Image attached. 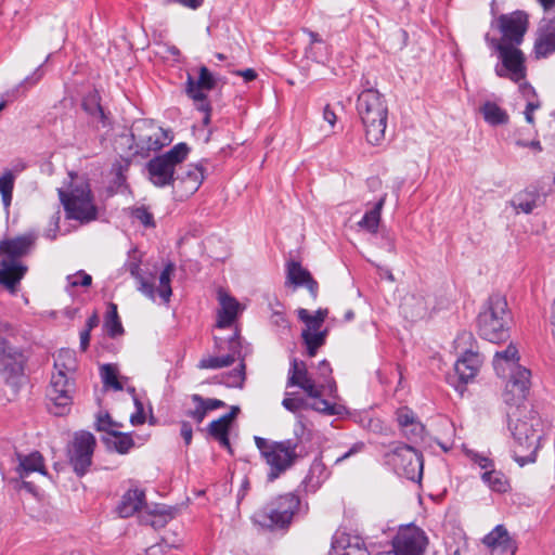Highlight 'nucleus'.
Listing matches in <instances>:
<instances>
[{
	"label": "nucleus",
	"instance_id": "obj_24",
	"mask_svg": "<svg viewBox=\"0 0 555 555\" xmlns=\"http://www.w3.org/2000/svg\"><path fill=\"white\" fill-rule=\"evenodd\" d=\"M519 352L515 344L511 343L505 350L498 351L493 358V366L499 376L507 377L518 369H525L519 364Z\"/></svg>",
	"mask_w": 555,
	"mask_h": 555
},
{
	"label": "nucleus",
	"instance_id": "obj_39",
	"mask_svg": "<svg viewBox=\"0 0 555 555\" xmlns=\"http://www.w3.org/2000/svg\"><path fill=\"white\" fill-rule=\"evenodd\" d=\"M481 479L492 491L499 493H505L511 488L507 477L502 472L494 469V467L483 472Z\"/></svg>",
	"mask_w": 555,
	"mask_h": 555
},
{
	"label": "nucleus",
	"instance_id": "obj_57",
	"mask_svg": "<svg viewBox=\"0 0 555 555\" xmlns=\"http://www.w3.org/2000/svg\"><path fill=\"white\" fill-rule=\"evenodd\" d=\"M470 459L475 464H477L485 472L494 467L493 462L490 459H488L487 456H483L479 453L472 452Z\"/></svg>",
	"mask_w": 555,
	"mask_h": 555
},
{
	"label": "nucleus",
	"instance_id": "obj_56",
	"mask_svg": "<svg viewBox=\"0 0 555 555\" xmlns=\"http://www.w3.org/2000/svg\"><path fill=\"white\" fill-rule=\"evenodd\" d=\"M134 404H135L137 411H135V413H133L130 416V423L133 426L142 425L145 422L143 405L138 398H134Z\"/></svg>",
	"mask_w": 555,
	"mask_h": 555
},
{
	"label": "nucleus",
	"instance_id": "obj_37",
	"mask_svg": "<svg viewBox=\"0 0 555 555\" xmlns=\"http://www.w3.org/2000/svg\"><path fill=\"white\" fill-rule=\"evenodd\" d=\"M310 39V46L307 49V54L309 57L319 63H324L328 60L330 48L323 41V39L314 31L305 29L304 30Z\"/></svg>",
	"mask_w": 555,
	"mask_h": 555
},
{
	"label": "nucleus",
	"instance_id": "obj_40",
	"mask_svg": "<svg viewBox=\"0 0 555 555\" xmlns=\"http://www.w3.org/2000/svg\"><path fill=\"white\" fill-rule=\"evenodd\" d=\"M76 369L75 352L70 349H61L54 359V372L63 373L66 377H72Z\"/></svg>",
	"mask_w": 555,
	"mask_h": 555
},
{
	"label": "nucleus",
	"instance_id": "obj_54",
	"mask_svg": "<svg viewBox=\"0 0 555 555\" xmlns=\"http://www.w3.org/2000/svg\"><path fill=\"white\" fill-rule=\"evenodd\" d=\"M297 314L299 320L306 324V328L304 331L321 332L320 328L322 323L313 318L307 309H298Z\"/></svg>",
	"mask_w": 555,
	"mask_h": 555
},
{
	"label": "nucleus",
	"instance_id": "obj_41",
	"mask_svg": "<svg viewBox=\"0 0 555 555\" xmlns=\"http://www.w3.org/2000/svg\"><path fill=\"white\" fill-rule=\"evenodd\" d=\"M173 271L175 264L172 262H169L165 266L159 275V285L157 287V294L165 304L169 302L170 297L172 295L170 282Z\"/></svg>",
	"mask_w": 555,
	"mask_h": 555
},
{
	"label": "nucleus",
	"instance_id": "obj_52",
	"mask_svg": "<svg viewBox=\"0 0 555 555\" xmlns=\"http://www.w3.org/2000/svg\"><path fill=\"white\" fill-rule=\"evenodd\" d=\"M191 399L194 402L195 408L193 410H188L185 415L194 420L197 424H201L207 414L203 402V397L195 393L192 395Z\"/></svg>",
	"mask_w": 555,
	"mask_h": 555
},
{
	"label": "nucleus",
	"instance_id": "obj_22",
	"mask_svg": "<svg viewBox=\"0 0 555 555\" xmlns=\"http://www.w3.org/2000/svg\"><path fill=\"white\" fill-rule=\"evenodd\" d=\"M533 53L538 60L555 53V18L543 22L538 28Z\"/></svg>",
	"mask_w": 555,
	"mask_h": 555
},
{
	"label": "nucleus",
	"instance_id": "obj_45",
	"mask_svg": "<svg viewBox=\"0 0 555 555\" xmlns=\"http://www.w3.org/2000/svg\"><path fill=\"white\" fill-rule=\"evenodd\" d=\"M15 182L11 173H1L0 176V195L1 202L5 210H9L13 201V191Z\"/></svg>",
	"mask_w": 555,
	"mask_h": 555
},
{
	"label": "nucleus",
	"instance_id": "obj_12",
	"mask_svg": "<svg viewBox=\"0 0 555 555\" xmlns=\"http://www.w3.org/2000/svg\"><path fill=\"white\" fill-rule=\"evenodd\" d=\"M131 138L140 154L159 151L173 140L170 130L164 129L151 119L134 121L131 127Z\"/></svg>",
	"mask_w": 555,
	"mask_h": 555
},
{
	"label": "nucleus",
	"instance_id": "obj_3",
	"mask_svg": "<svg viewBox=\"0 0 555 555\" xmlns=\"http://www.w3.org/2000/svg\"><path fill=\"white\" fill-rule=\"evenodd\" d=\"M511 322L506 298L501 294H492L479 311L478 333L482 338L499 344L508 338Z\"/></svg>",
	"mask_w": 555,
	"mask_h": 555
},
{
	"label": "nucleus",
	"instance_id": "obj_6",
	"mask_svg": "<svg viewBox=\"0 0 555 555\" xmlns=\"http://www.w3.org/2000/svg\"><path fill=\"white\" fill-rule=\"evenodd\" d=\"M301 509L298 495L288 492L271 499L253 515L255 524L267 529H283L289 526L293 518Z\"/></svg>",
	"mask_w": 555,
	"mask_h": 555
},
{
	"label": "nucleus",
	"instance_id": "obj_61",
	"mask_svg": "<svg viewBox=\"0 0 555 555\" xmlns=\"http://www.w3.org/2000/svg\"><path fill=\"white\" fill-rule=\"evenodd\" d=\"M133 216L137 220H139L143 225L150 227L153 225V215L147 211L145 208H138L133 212Z\"/></svg>",
	"mask_w": 555,
	"mask_h": 555
},
{
	"label": "nucleus",
	"instance_id": "obj_36",
	"mask_svg": "<svg viewBox=\"0 0 555 555\" xmlns=\"http://www.w3.org/2000/svg\"><path fill=\"white\" fill-rule=\"evenodd\" d=\"M386 195L382 196L374 205V207L366 211L362 219L358 222V227L375 234L378 231L380 222L382 210L385 205Z\"/></svg>",
	"mask_w": 555,
	"mask_h": 555
},
{
	"label": "nucleus",
	"instance_id": "obj_50",
	"mask_svg": "<svg viewBox=\"0 0 555 555\" xmlns=\"http://www.w3.org/2000/svg\"><path fill=\"white\" fill-rule=\"evenodd\" d=\"M319 373L322 380L317 382V384H324L325 391L332 393L336 389V385L334 379L332 378V367L326 360H323L319 363Z\"/></svg>",
	"mask_w": 555,
	"mask_h": 555
},
{
	"label": "nucleus",
	"instance_id": "obj_1",
	"mask_svg": "<svg viewBox=\"0 0 555 555\" xmlns=\"http://www.w3.org/2000/svg\"><path fill=\"white\" fill-rule=\"evenodd\" d=\"M357 113L367 143L380 145L386 137L388 105L385 96L369 81L358 95Z\"/></svg>",
	"mask_w": 555,
	"mask_h": 555
},
{
	"label": "nucleus",
	"instance_id": "obj_59",
	"mask_svg": "<svg viewBox=\"0 0 555 555\" xmlns=\"http://www.w3.org/2000/svg\"><path fill=\"white\" fill-rule=\"evenodd\" d=\"M541 106V103L539 100H531V102H528L526 104V108L524 111V115H525V118H526V121L530 125H533L534 124V117H533V113L539 109Z\"/></svg>",
	"mask_w": 555,
	"mask_h": 555
},
{
	"label": "nucleus",
	"instance_id": "obj_48",
	"mask_svg": "<svg viewBox=\"0 0 555 555\" xmlns=\"http://www.w3.org/2000/svg\"><path fill=\"white\" fill-rule=\"evenodd\" d=\"M111 436L113 437L112 443L114 449L120 454L128 453L134 446V441L130 434L116 430Z\"/></svg>",
	"mask_w": 555,
	"mask_h": 555
},
{
	"label": "nucleus",
	"instance_id": "obj_29",
	"mask_svg": "<svg viewBox=\"0 0 555 555\" xmlns=\"http://www.w3.org/2000/svg\"><path fill=\"white\" fill-rule=\"evenodd\" d=\"M145 505V492L139 488H130L121 496L117 506L120 517L127 518L134 515Z\"/></svg>",
	"mask_w": 555,
	"mask_h": 555
},
{
	"label": "nucleus",
	"instance_id": "obj_19",
	"mask_svg": "<svg viewBox=\"0 0 555 555\" xmlns=\"http://www.w3.org/2000/svg\"><path fill=\"white\" fill-rule=\"evenodd\" d=\"M507 376L503 400L509 406L519 408L529 393L531 372L528 369H518Z\"/></svg>",
	"mask_w": 555,
	"mask_h": 555
},
{
	"label": "nucleus",
	"instance_id": "obj_53",
	"mask_svg": "<svg viewBox=\"0 0 555 555\" xmlns=\"http://www.w3.org/2000/svg\"><path fill=\"white\" fill-rule=\"evenodd\" d=\"M66 280L68 287H89L92 284V276L83 270H79L74 274L67 275Z\"/></svg>",
	"mask_w": 555,
	"mask_h": 555
},
{
	"label": "nucleus",
	"instance_id": "obj_10",
	"mask_svg": "<svg viewBox=\"0 0 555 555\" xmlns=\"http://www.w3.org/2000/svg\"><path fill=\"white\" fill-rule=\"evenodd\" d=\"M189 153V145L181 142L166 153L152 158L146 164L151 182L158 188L173 186L176 167L186 159Z\"/></svg>",
	"mask_w": 555,
	"mask_h": 555
},
{
	"label": "nucleus",
	"instance_id": "obj_14",
	"mask_svg": "<svg viewBox=\"0 0 555 555\" xmlns=\"http://www.w3.org/2000/svg\"><path fill=\"white\" fill-rule=\"evenodd\" d=\"M96 439L87 430L76 431L67 447L69 464L78 476H83L92 464Z\"/></svg>",
	"mask_w": 555,
	"mask_h": 555
},
{
	"label": "nucleus",
	"instance_id": "obj_33",
	"mask_svg": "<svg viewBox=\"0 0 555 555\" xmlns=\"http://www.w3.org/2000/svg\"><path fill=\"white\" fill-rule=\"evenodd\" d=\"M240 345L238 340L236 339V334L230 339V348L232 350V353L221 356V357H207L203 358L199 363V369H222L232 365L235 362L236 359V347Z\"/></svg>",
	"mask_w": 555,
	"mask_h": 555
},
{
	"label": "nucleus",
	"instance_id": "obj_17",
	"mask_svg": "<svg viewBox=\"0 0 555 555\" xmlns=\"http://www.w3.org/2000/svg\"><path fill=\"white\" fill-rule=\"evenodd\" d=\"M216 85V77L206 66L198 68L197 79L190 74L186 78V94L194 101L196 108L205 114L203 118L205 125L210 120V104L207 101L205 91L212 90Z\"/></svg>",
	"mask_w": 555,
	"mask_h": 555
},
{
	"label": "nucleus",
	"instance_id": "obj_18",
	"mask_svg": "<svg viewBox=\"0 0 555 555\" xmlns=\"http://www.w3.org/2000/svg\"><path fill=\"white\" fill-rule=\"evenodd\" d=\"M74 380L63 373H52L51 382L47 390V397L51 402L50 411L55 415H63L68 411L73 402Z\"/></svg>",
	"mask_w": 555,
	"mask_h": 555
},
{
	"label": "nucleus",
	"instance_id": "obj_43",
	"mask_svg": "<svg viewBox=\"0 0 555 555\" xmlns=\"http://www.w3.org/2000/svg\"><path fill=\"white\" fill-rule=\"evenodd\" d=\"M100 374L105 388H112L115 391L122 390L124 386L121 380L118 379V371L114 364L102 365Z\"/></svg>",
	"mask_w": 555,
	"mask_h": 555
},
{
	"label": "nucleus",
	"instance_id": "obj_32",
	"mask_svg": "<svg viewBox=\"0 0 555 555\" xmlns=\"http://www.w3.org/2000/svg\"><path fill=\"white\" fill-rule=\"evenodd\" d=\"M82 108L92 117V121L98 126L105 128L109 126L108 117L100 104V96L98 93L92 92L86 95L82 100Z\"/></svg>",
	"mask_w": 555,
	"mask_h": 555
},
{
	"label": "nucleus",
	"instance_id": "obj_38",
	"mask_svg": "<svg viewBox=\"0 0 555 555\" xmlns=\"http://www.w3.org/2000/svg\"><path fill=\"white\" fill-rule=\"evenodd\" d=\"M328 470L321 459H314L305 479L307 487L315 491L328 478Z\"/></svg>",
	"mask_w": 555,
	"mask_h": 555
},
{
	"label": "nucleus",
	"instance_id": "obj_31",
	"mask_svg": "<svg viewBox=\"0 0 555 555\" xmlns=\"http://www.w3.org/2000/svg\"><path fill=\"white\" fill-rule=\"evenodd\" d=\"M141 257L138 255L137 250H133L129 255V260L126 262L125 267L127 271L130 272L131 276H133L139 283V291L146 296L147 298L154 300L155 299V289L152 282L147 281L141 274Z\"/></svg>",
	"mask_w": 555,
	"mask_h": 555
},
{
	"label": "nucleus",
	"instance_id": "obj_62",
	"mask_svg": "<svg viewBox=\"0 0 555 555\" xmlns=\"http://www.w3.org/2000/svg\"><path fill=\"white\" fill-rule=\"evenodd\" d=\"M519 92L521 93L522 98L527 101V103L531 102V100H539L534 88L530 86L528 82L524 81L519 83Z\"/></svg>",
	"mask_w": 555,
	"mask_h": 555
},
{
	"label": "nucleus",
	"instance_id": "obj_9",
	"mask_svg": "<svg viewBox=\"0 0 555 555\" xmlns=\"http://www.w3.org/2000/svg\"><path fill=\"white\" fill-rule=\"evenodd\" d=\"M13 332L10 322L0 320V375L8 384H15L24 375L27 363L24 349L3 336L12 335Z\"/></svg>",
	"mask_w": 555,
	"mask_h": 555
},
{
	"label": "nucleus",
	"instance_id": "obj_55",
	"mask_svg": "<svg viewBox=\"0 0 555 555\" xmlns=\"http://www.w3.org/2000/svg\"><path fill=\"white\" fill-rule=\"evenodd\" d=\"M105 328L111 337H116L124 333L122 325L119 319H105Z\"/></svg>",
	"mask_w": 555,
	"mask_h": 555
},
{
	"label": "nucleus",
	"instance_id": "obj_27",
	"mask_svg": "<svg viewBox=\"0 0 555 555\" xmlns=\"http://www.w3.org/2000/svg\"><path fill=\"white\" fill-rule=\"evenodd\" d=\"M237 412L238 408L233 406L229 413L212 421L208 426L209 435L223 448L230 449L229 429Z\"/></svg>",
	"mask_w": 555,
	"mask_h": 555
},
{
	"label": "nucleus",
	"instance_id": "obj_20",
	"mask_svg": "<svg viewBox=\"0 0 555 555\" xmlns=\"http://www.w3.org/2000/svg\"><path fill=\"white\" fill-rule=\"evenodd\" d=\"M205 179V168L202 164H190L175 178V192L181 199L193 195Z\"/></svg>",
	"mask_w": 555,
	"mask_h": 555
},
{
	"label": "nucleus",
	"instance_id": "obj_4",
	"mask_svg": "<svg viewBox=\"0 0 555 555\" xmlns=\"http://www.w3.org/2000/svg\"><path fill=\"white\" fill-rule=\"evenodd\" d=\"M33 235H21L0 242V255L5 256L1 260L0 284L12 295L17 292V286L27 272V267L18 258L26 255L34 245Z\"/></svg>",
	"mask_w": 555,
	"mask_h": 555
},
{
	"label": "nucleus",
	"instance_id": "obj_8",
	"mask_svg": "<svg viewBox=\"0 0 555 555\" xmlns=\"http://www.w3.org/2000/svg\"><path fill=\"white\" fill-rule=\"evenodd\" d=\"M286 387H299L302 389L306 396L313 400L311 404L312 410L327 415L336 413L335 406L322 398L325 392V385L317 384V380L310 376L307 364L304 361L296 358L291 360Z\"/></svg>",
	"mask_w": 555,
	"mask_h": 555
},
{
	"label": "nucleus",
	"instance_id": "obj_35",
	"mask_svg": "<svg viewBox=\"0 0 555 555\" xmlns=\"http://www.w3.org/2000/svg\"><path fill=\"white\" fill-rule=\"evenodd\" d=\"M480 113L485 121L491 126L506 125L509 121L507 112L492 101H486L480 107Z\"/></svg>",
	"mask_w": 555,
	"mask_h": 555
},
{
	"label": "nucleus",
	"instance_id": "obj_11",
	"mask_svg": "<svg viewBox=\"0 0 555 555\" xmlns=\"http://www.w3.org/2000/svg\"><path fill=\"white\" fill-rule=\"evenodd\" d=\"M485 41L489 48L496 51L501 64L495 66V74L499 77L508 78L520 82L526 78V57L519 46H507L499 42L498 38L485 35Z\"/></svg>",
	"mask_w": 555,
	"mask_h": 555
},
{
	"label": "nucleus",
	"instance_id": "obj_44",
	"mask_svg": "<svg viewBox=\"0 0 555 555\" xmlns=\"http://www.w3.org/2000/svg\"><path fill=\"white\" fill-rule=\"evenodd\" d=\"M326 332L302 331L301 337L307 346L309 357H314L318 349L325 344Z\"/></svg>",
	"mask_w": 555,
	"mask_h": 555
},
{
	"label": "nucleus",
	"instance_id": "obj_42",
	"mask_svg": "<svg viewBox=\"0 0 555 555\" xmlns=\"http://www.w3.org/2000/svg\"><path fill=\"white\" fill-rule=\"evenodd\" d=\"M512 541L514 540L511 538L508 531L503 525H498L482 540L483 544L489 548V551Z\"/></svg>",
	"mask_w": 555,
	"mask_h": 555
},
{
	"label": "nucleus",
	"instance_id": "obj_60",
	"mask_svg": "<svg viewBox=\"0 0 555 555\" xmlns=\"http://www.w3.org/2000/svg\"><path fill=\"white\" fill-rule=\"evenodd\" d=\"M172 3H178L184 8L196 10L203 5L204 0H163L164 5H170Z\"/></svg>",
	"mask_w": 555,
	"mask_h": 555
},
{
	"label": "nucleus",
	"instance_id": "obj_2",
	"mask_svg": "<svg viewBox=\"0 0 555 555\" xmlns=\"http://www.w3.org/2000/svg\"><path fill=\"white\" fill-rule=\"evenodd\" d=\"M68 178L66 186L57 190L67 219L77 220L80 223L96 220L99 210L89 180L73 172L68 175Z\"/></svg>",
	"mask_w": 555,
	"mask_h": 555
},
{
	"label": "nucleus",
	"instance_id": "obj_47",
	"mask_svg": "<svg viewBox=\"0 0 555 555\" xmlns=\"http://www.w3.org/2000/svg\"><path fill=\"white\" fill-rule=\"evenodd\" d=\"M396 420L400 428L409 427V425H414V430L421 429V422L417 420L414 412L408 406L399 408L396 411Z\"/></svg>",
	"mask_w": 555,
	"mask_h": 555
},
{
	"label": "nucleus",
	"instance_id": "obj_21",
	"mask_svg": "<svg viewBox=\"0 0 555 555\" xmlns=\"http://www.w3.org/2000/svg\"><path fill=\"white\" fill-rule=\"evenodd\" d=\"M330 555H370V553L360 535L337 531L332 540Z\"/></svg>",
	"mask_w": 555,
	"mask_h": 555
},
{
	"label": "nucleus",
	"instance_id": "obj_30",
	"mask_svg": "<svg viewBox=\"0 0 555 555\" xmlns=\"http://www.w3.org/2000/svg\"><path fill=\"white\" fill-rule=\"evenodd\" d=\"M17 459L18 466L16 467V472L20 478L24 479L31 473H40L41 475H47L43 456L38 451L31 452L29 454H18Z\"/></svg>",
	"mask_w": 555,
	"mask_h": 555
},
{
	"label": "nucleus",
	"instance_id": "obj_7",
	"mask_svg": "<svg viewBox=\"0 0 555 555\" xmlns=\"http://www.w3.org/2000/svg\"><path fill=\"white\" fill-rule=\"evenodd\" d=\"M254 440L261 457L270 467L268 474L270 480L276 479L281 474L289 469L300 456L297 451L298 441L296 439L272 441L255 436Z\"/></svg>",
	"mask_w": 555,
	"mask_h": 555
},
{
	"label": "nucleus",
	"instance_id": "obj_23",
	"mask_svg": "<svg viewBox=\"0 0 555 555\" xmlns=\"http://www.w3.org/2000/svg\"><path fill=\"white\" fill-rule=\"evenodd\" d=\"M218 301L220 308L217 312L216 326L218 328H228L234 323L238 314L243 311V307L234 297L224 291L218 292Z\"/></svg>",
	"mask_w": 555,
	"mask_h": 555
},
{
	"label": "nucleus",
	"instance_id": "obj_58",
	"mask_svg": "<svg viewBox=\"0 0 555 555\" xmlns=\"http://www.w3.org/2000/svg\"><path fill=\"white\" fill-rule=\"evenodd\" d=\"M516 548L517 546L515 541H512L502 546L494 547L489 552L490 555H515Z\"/></svg>",
	"mask_w": 555,
	"mask_h": 555
},
{
	"label": "nucleus",
	"instance_id": "obj_26",
	"mask_svg": "<svg viewBox=\"0 0 555 555\" xmlns=\"http://www.w3.org/2000/svg\"><path fill=\"white\" fill-rule=\"evenodd\" d=\"M480 365V356L472 350H466L455 362V372L460 380L466 384L477 375Z\"/></svg>",
	"mask_w": 555,
	"mask_h": 555
},
{
	"label": "nucleus",
	"instance_id": "obj_64",
	"mask_svg": "<svg viewBox=\"0 0 555 555\" xmlns=\"http://www.w3.org/2000/svg\"><path fill=\"white\" fill-rule=\"evenodd\" d=\"M364 448H365L364 442H362V441L356 442L354 444H352V447L347 452H345L343 455L338 456L336 459L335 463H340V462L351 457L352 455L362 452L364 450Z\"/></svg>",
	"mask_w": 555,
	"mask_h": 555
},
{
	"label": "nucleus",
	"instance_id": "obj_63",
	"mask_svg": "<svg viewBox=\"0 0 555 555\" xmlns=\"http://www.w3.org/2000/svg\"><path fill=\"white\" fill-rule=\"evenodd\" d=\"M26 167L27 164L24 160L18 159L12 164L11 168H5L2 172L11 173L13 176V181L15 182L18 175L22 173L26 169Z\"/></svg>",
	"mask_w": 555,
	"mask_h": 555
},
{
	"label": "nucleus",
	"instance_id": "obj_46",
	"mask_svg": "<svg viewBox=\"0 0 555 555\" xmlns=\"http://www.w3.org/2000/svg\"><path fill=\"white\" fill-rule=\"evenodd\" d=\"M312 402L294 392H286L282 405L289 412L296 413L302 409H311Z\"/></svg>",
	"mask_w": 555,
	"mask_h": 555
},
{
	"label": "nucleus",
	"instance_id": "obj_28",
	"mask_svg": "<svg viewBox=\"0 0 555 555\" xmlns=\"http://www.w3.org/2000/svg\"><path fill=\"white\" fill-rule=\"evenodd\" d=\"M428 310L427 301L423 295L408 294L400 304L402 315L411 321H416L426 317Z\"/></svg>",
	"mask_w": 555,
	"mask_h": 555
},
{
	"label": "nucleus",
	"instance_id": "obj_15",
	"mask_svg": "<svg viewBox=\"0 0 555 555\" xmlns=\"http://www.w3.org/2000/svg\"><path fill=\"white\" fill-rule=\"evenodd\" d=\"M501 37L499 42L507 46H520L529 28V15L521 10L501 14L492 22Z\"/></svg>",
	"mask_w": 555,
	"mask_h": 555
},
{
	"label": "nucleus",
	"instance_id": "obj_16",
	"mask_svg": "<svg viewBox=\"0 0 555 555\" xmlns=\"http://www.w3.org/2000/svg\"><path fill=\"white\" fill-rule=\"evenodd\" d=\"M392 552L383 555H425L428 545L426 533L417 526H401L391 541Z\"/></svg>",
	"mask_w": 555,
	"mask_h": 555
},
{
	"label": "nucleus",
	"instance_id": "obj_49",
	"mask_svg": "<svg viewBox=\"0 0 555 555\" xmlns=\"http://www.w3.org/2000/svg\"><path fill=\"white\" fill-rule=\"evenodd\" d=\"M245 382V364L241 362L237 369L222 375V382L228 387L241 388Z\"/></svg>",
	"mask_w": 555,
	"mask_h": 555
},
{
	"label": "nucleus",
	"instance_id": "obj_25",
	"mask_svg": "<svg viewBox=\"0 0 555 555\" xmlns=\"http://www.w3.org/2000/svg\"><path fill=\"white\" fill-rule=\"evenodd\" d=\"M287 282L296 287L305 286L313 299L318 296L319 284L311 273L299 262L292 261L287 264Z\"/></svg>",
	"mask_w": 555,
	"mask_h": 555
},
{
	"label": "nucleus",
	"instance_id": "obj_5",
	"mask_svg": "<svg viewBox=\"0 0 555 555\" xmlns=\"http://www.w3.org/2000/svg\"><path fill=\"white\" fill-rule=\"evenodd\" d=\"M541 426V420L534 412H530L524 418L509 422L514 438L513 459L520 467L537 461Z\"/></svg>",
	"mask_w": 555,
	"mask_h": 555
},
{
	"label": "nucleus",
	"instance_id": "obj_34",
	"mask_svg": "<svg viewBox=\"0 0 555 555\" xmlns=\"http://www.w3.org/2000/svg\"><path fill=\"white\" fill-rule=\"evenodd\" d=\"M540 199V194L535 190H522L515 194L511 201V205L516 212L530 214L535 207Z\"/></svg>",
	"mask_w": 555,
	"mask_h": 555
},
{
	"label": "nucleus",
	"instance_id": "obj_13",
	"mask_svg": "<svg viewBox=\"0 0 555 555\" xmlns=\"http://www.w3.org/2000/svg\"><path fill=\"white\" fill-rule=\"evenodd\" d=\"M385 461L398 475L420 481L423 475V456L414 448L399 443L385 453Z\"/></svg>",
	"mask_w": 555,
	"mask_h": 555
},
{
	"label": "nucleus",
	"instance_id": "obj_51",
	"mask_svg": "<svg viewBox=\"0 0 555 555\" xmlns=\"http://www.w3.org/2000/svg\"><path fill=\"white\" fill-rule=\"evenodd\" d=\"M95 429L98 431H105L107 433L108 435H112L114 431H116V428L119 427L120 425L113 421L111 415L107 413V412H100L98 415H96V421H95Z\"/></svg>",
	"mask_w": 555,
	"mask_h": 555
}]
</instances>
